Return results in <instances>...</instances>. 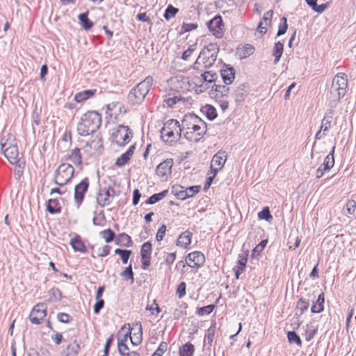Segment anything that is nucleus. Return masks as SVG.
I'll use <instances>...</instances> for the list:
<instances>
[{
  "instance_id": "nucleus-1",
  "label": "nucleus",
  "mask_w": 356,
  "mask_h": 356,
  "mask_svg": "<svg viewBox=\"0 0 356 356\" xmlns=\"http://www.w3.org/2000/svg\"><path fill=\"white\" fill-rule=\"evenodd\" d=\"M183 124L186 126L184 136L190 142L195 143L200 142L207 133L206 122L195 115H190L183 122Z\"/></svg>"
},
{
  "instance_id": "nucleus-2",
  "label": "nucleus",
  "mask_w": 356,
  "mask_h": 356,
  "mask_svg": "<svg viewBox=\"0 0 356 356\" xmlns=\"http://www.w3.org/2000/svg\"><path fill=\"white\" fill-rule=\"evenodd\" d=\"M101 122V115L98 112L88 111L81 116L78 123V134L81 136L90 135L99 128Z\"/></svg>"
},
{
  "instance_id": "nucleus-3",
  "label": "nucleus",
  "mask_w": 356,
  "mask_h": 356,
  "mask_svg": "<svg viewBox=\"0 0 356 356\" xmlns=\"http://www.w3.org/2000/svg\"><path fill=\"white\" fill-rule=\"evenodd\" d=\"M348 79L344 73L337 74L333 79L329 92L326 96L330 104L335 105L346 93Z\"/></svg>"
},
{
  "instance_id": "nucleus-4",
  "label": "nucleus",
  "mask_w": 356,
  "mask_h": 356,
  "mask_svg": "<svg viewBox=\"0 0 356 356\" xmlns=\"http://www.w3.org/2000/svg\"><path fill=\"white\" fill-rule=\"evenodd\" d=\"M153 78L147 76L133 88L128 95V101L132 105L140 104L152 88Z\"/></svg>"
},
{
  "instance_id": "nucleus-5",
  "label": "nucleus",
  "mask_w": 356,
  "mask_h": 356,
  "mask_svg": "<svg viewBox=\"0 0 356 356\" xmlns=\"http://www.w3.org/2000/svg\"><path fill=\"white\" fill-rule=\"evenodd\" d=\"M218 51V47L213 44L204 47L195 61V65L204 68L211 67L216 60Z\"/></svg>"
},
{
  "instance_id": "nucleus-6",
  "label": "nucleus",
  "mask_w": 356,
  "mask_h": 356,
  "mask_svg": "<svg viewBox=\"0 0 356 356\" xmlns=\"http://www.w3.org/2000/svg\"><path fill=\"white\" fill-rule=\"evenodd\" d=\"M161 138L165 143L176 141L181 136V129L177 120H169L161 129Z\"/></svg>"
},
{
  "instance_id": "nucleus-7",
  "label": "nucleus",
  "mask_w": 356,
  "mask_h": 356,
  "mask_svg": "<svg viewBox=\"0 0 356 356\" xmlns=\"http://www.w3.org/2000/svg\"><path fill=\"white\" fill-rule=\"evenodd\" d=\"M74 168L69 163H61L56 170L54 181L56 184L63 186L67 184L73 177Z\"/></svg>"
},
{
  "instance_id": "nucleus-8",
  "label": "nucleus",
  "mask_w": 356,
  "mask_h": 356,
  "mask_svg": "<svg viewBox=\"0 0 356 356\" xmlns=\"http://www.w3.org/2000/svg\"><path fill=\"white\" fill-rule=\"evenodd\" d=\"M169 90L177 93H184L191 90L189 78L183 76H176L168 80Z\"/></svg>"
},
{
  "instance_id": "nucleus-9",
  "label": "nucleus",
  "mask_w": 356,
  "mask_h": 356,
  "mask_svg": "<svg viewBox=\"0 0 356 356\" xmlns=\"http://www.w3.org/2000/svg\"><path fill=\"white\" fill-rule=\"evenodd\" d=\"M133 133L127 126L120 125L112 134L113 142L119 146H124L129 143Z\"/></svg>"
},
{
  "instance_id": "nucleus-10",
  "label": "nucleus",
  "mask_w": 356,
  "mask_h": 356,
  "mask_svg": "<svg viewBox=\"0 0 356 356\" xmlns=\"http://www.w3.org/2000/svg\"><path fill=\"white\" fill-rule=\"evenodd\" d=\"M207 24L210 32L216 38H221L224 35L225 26L220 15L215 16Z\"/></svg>"
},
{
  "instance_id": "nucleus-11",
  "label": "nucleus",
  "mask_w": 356,
  "mask_h": 356,
  "mask_svg": "<svg viewBox=\"0 0 356 356\" xmlns=\"http://www.w3.org/2000/svg\"><path fill=\"white\" fill-rule=\"evenodd\" d=\"M204 261V254L200 251H194L188 254L186 257V264H183V267L186 264L191 268H199Z\"/></svg>"
},
{
  "instance_id": "nucleus-12",
  "label": "nucleus",
  "mask_w": 356,
  "mask_h": 356,
  "mask_svg": "<svg viewBox=\"0 0 356 356\" xmlns=\"http://www.w3.org/2000/svg\"><path fill=\"white\" fill-rule=\"evenodd\" d=\"M47 315V307L43 303L36 305L29 315L30 321L33 324L39 325Z\"/></svg>"
},
{
  "instance_id": "nucleus-13",
  "label": "nucleus",
  "mask_w": 356,
  "mask_h": 356,
  "mask_svg": "<svg viewBox=\"0 0 356 356\" xmlns=\"http://www.w3.org/2000/svg\"><path fill=\"white\" fill-rule=\"evenodd\" d=\"M88 179L85 178L74 186V199L78 207H79L83 201L85 193L88 191Z\"/></svg>"
},
{
  "instance_id": "nucleus-14",
  "label": "nucleus",
  "mask_w": 356,
  "mask_h": 356,
  "mask_svg": "<svg viewBox=\"0 0 356 356\" xmlns=\"http://www.w3.org/2000/svg\"><path fill=\"white\" fill-rule=\"evenodd\" d=\"M173 163V160L172 159H167L164 160L157 165L156 168V175L159 177L166 180L172 173V167Z\"/></svg>"
},
{
  "instance_id": "nucleus-15",
  "label": "nucleus",
  "mask_w": 356,
  "mask_h": 356,
  "mask_svg": "<svg viewBox=\"0 0 356 356\" xmlns=\"http://www.w3.org/2000/svg\"><path fill=\"white\" fill-rule=\"evenodd\" d=\"M152 252L151 243L149 241L144 243L140 249L142 268L143 270H146L150 266Z\"/></svg>"
},
{
  "instance_id": "nucleus-16",
  "label": "nucleus",
  "mask_w": 356,
  "mask_h": 356,
  "mask_svg": "<svg viewBox=\"0 0 356 356\" xmlns=\"http://www.w3.org/2000/svg\"><path fill=\"white\" fill-rule=\"evenodd\" d=\"M220 75L223 82L226 85L231 84L235 78V70L229 65H224L220 70Z\"/></svg>"
},
{
  "instance_id": "nucleus-17",
  "label": "nucleus",
  "mask_w": 356,
  "mask_h": 356,
  "mask_svg": "<svg viewBox=\"0 0 356 356\" xmlns=\"http://www.w3.org/2000/svg\"><path fill=\"white\" fill-rule=\"evenodd\" d=\"M213 90V96L216 101L227 99L229 93V89L227 86L214 85Z\"/></svg>"
},
{
  "instance_id": "nucleus-18",
  "label": "nucleus",
  "mask_w": 356,
  "mask_h": 356,
  "mask_svg": "<svg viewBox=\"0 0 356 356\" xmlns=\"http://www.w3.org/2000/svg\"><path fill=\"white\" fill-rule=\"evenodd\" d=\"M254 47L250 44L239 45L236 48V54L240 59L246 58L254 54Z\"/></svg>"
},
{
  "instance_id": "nucleus-19",
  "label": "nucleus",
  "mask_w": 356,
  "mask_h": 356,
  "mask_svg": "<svg viewBox=\"0 0 356 356\" xmlns=\"http://www.w3.org/2000/svg\"><path fill=\"white\" fill-rule=\"evenodd\" d=\"M110 188L100 189L97 195V202L102 207L108 206L110 204ZM113 191V190L111 189Z\"/></svg>"
},
{
  "instance_id": "nucleus-20",
  "label": "nucleus",
  "mask_w": 356,
  "mask_h": 356,
  "mask_svg": "<svg viewBox=\"0 0 356 356\" xmlns=\"http://www.w3.org/2000/svg\"><path fill=\"white\" fill-rule=\"evenodd\" d=\"M135 149V144L131 145L126 152L123 153L120 157H118L116 159L115 165L118 167H122L124 165H126L134 155Z\"/></svg>"
},
{
  "instance_id": "nucleus-21",
  "label": "nucleus",
  "mask_w": 356,
  "mask_h": 356,
  "mask_svg": "<svg viewBox=\"0 0 356 356\" xmlns=\"http://www.w3.org/2000/svg\"><path fill=\"white\" fill-rule=\"evenodd\" d=\"M3 153L10 163H18L19 161L22 159L19 156V152L17 145L8 149L3 152Z\"/></svg>"
},
{
  "instance_id": "nucleus-22",
  "label": "nucleus",
  "mask_w": 356,
  "mask_h": 356,
  "mask_svg": "<svg viewBox=\"0 0 356 356\" xmlns=\"http://www.w3.org/2000/svg\"><path fill=\"white\" fill-rule=\"evenodd\" d=\"M227 155L224 151H219L212 158L211 163L218 169H222L227 161Z\"/></svg>"
},
{
  "instance_id": "nucleus-23",
  "label": "nucleus",
  "mask_w": 356,
  "mask_h": 356,
  "mask_svg": "<svg viewBox=\"0 0 356 356\" xmlns=\"http://www.w3.org/2000/svg\"><path fill=\"white\" fill-rule=\"evenodd\" d=\"M191 232L185 231L178 236L176 245L179 247L186 248L191 243Z\"/></svg>"
},
{
  "instance_id": "nucleus-24",
  "label": "nucleus",
  "mask_w": 356,
  "mask_h": 356,
  "mask_svg": "<svg viewBox=\"0 0 356 356\" xmlns=\"http://www.w3.org/2000/svg\"><path fill=\"white\" fill-rule=\"evenodd\" d=\"M70 244L74 252L85 253L87 251L86 247L79 236L72 238L70 240Z\"/></svg>"
},
{
  "instance_id": "nucleus-25",
  "label": "nucleus",
  "mask_w": 356,
  "mask_h": 356,
  "mask_svg": "<svg viewBox=\"0 0 356 356\" xmlns=\"http://www.w3.org/2000/svg\"><path fill=\"white\" fill-rule=\"evenodd\" d=\"M17 145L15 138L13 134H7L1 139V146L2 152L7 150Z\"/></svg>"
},
{
  "instance_id": "nucleus-26",
  "label": "nucleus",
  "mask_w": 356,
  "mask_h": 356,
  "mask_svg": "<svg viewBox=\"0 0 356 356\" xmlns=\"http://www.w3.org/2000/svg\"><path fill=\"white\" fill-rule=\"evenodd\" d=\"M324 293H321L317 298V300L313 302L311 312L314 314H319L323 311L324 309Z\"/></svg>"
},
{
  "instance_id": "nucleus-27",
  "label": "nucleus",
  "mask_w": 356,
  "mask_h": 356,
  "mask_svg": "<svg viewBox=\"0 0 356 356\" xmlns=\"http://www.w3.org/2000/svg\"><path fill=\"white\" fill-rule=\"evenodd\" d=\"M115 243L118 245L129 248L132 246V240L128 234L125 233H121L118 235L115 238Z\"/></svg>"
},
{
  "instance_id": "nucleus-28",
  "label": "nucleus",
  "mask_w": 356,
  "mask_h": 356,
  "mask_svg": "<svg viewBox=\"0 0 356 356\" xmlns=\"http://www.w3.org/2000/svg\"><path fill=\"white\" fill-rule=\"evenodd\" d=\"M80 349L79 345L74 341L63 350V356H76Z\"/></svg>"
},
{
  "instance_id": "nucleus-29",
  "label": "nucleus",
  "mask_w": 356,
  "mask_h": 356,
  "mask_svg": "<svg viewBox=\"0 0 356 356\" xmlns=\"http://www.w3.org/2000/svg\"><path fill=\"white\" fill-rule=\"evenodd\" d=\"M67 159L76 165H81L82 163V158L80 149L78 147L73 149L67 156Z\"/></svg>"
},
{
  "instance_id": "nucleus-30",
  "label": "nucleus",
  "mask_w": 356,
  "mask_h": 356,
  "mask_svg": "<svg viewBox=\"0 0 356 356\" xmlns=\"http://www.w3.org/2000/svg\"><path fill=\"white\" fill-rule=\"evenodd\" d=\"M335 150V146H333L331 152L328 155L325 156L324 159L323 166L324 168V171H330L334 165V154Z\"/></svg>"
},
{
  "instance_id": "nucleus-31",
  "label": "nucleus",
  "mask_w": 356,
  "mask_h": 356,
  "mask_svg": "<svg viewBox=\"0 0 356 356\" xmlns=\"http://www.w3.org/2000/svg\"><path fill=\"white\" fill-rule=\"evenodd\" d=\"M95 93V90H86L81 91L75 95L74 100L78 103L84 102V101L87 100L88 99H89L90 97H92Z\"/></svg>"
},
{
  "instance_id": "nucleus-32",
  "label": "nucleus",
  "mask_w": 356,
  "mask_h": 356,
  "mask_svg": "<svg viewBox=\"0 0 356 356\" xmlns=\"http://www.w3.org/2000/svg\"><path fill=\"white\" fill-rule=\"evenodd\" d=\"M284 49V44L281 42H277L275 44L273 50V56H274V63L277 64L282 55Z\"/></svg>"
},
{
  "instance_id": "nucleus-33",
  "label": "nucleus",
  "mask_w": 356,
  "mask_h": 356,
  "mask_svg": "<svg viewBox=\"0 0 356 356\" xmlns=\"http://www.w3.org/2000/svg\"><path fill=\"white\" fill-rule=\"evenodd\" d=\"M127 338H128V334H125L123 337L122 339H118V352H119L120 355H121L122 356H126L128 353H130V352H129V348H128L127 345L126 344Z\"/></svg>"
},
{
  "instance_id": "nucleus-34",
  "label": "nucleus",
  "mask_w": 356,
  "mask_h": 356,
  "mask_svg": "<svg viewBox=\"0 0 356 356\" xmlns=\"http://www.w3.org/2000/svg\"><path fill=\"white\" fill-rule=\"evenodd\" d=\"M202 112L209 120H213L217 117L216 109L210 104H207L202 108Z\"/></svg>"
},
{
  "instance_id": "nucleus-35",
  "label": "nucleus",
  "mask_w": 356,
  "mask_h": 356,
  "mask_svg": "<svg viewBox=\"0 0 356 356\" xmlns=\"http://www.w3.org/2000/svg\"><path fill=\"white\" fill-rule=\"evenodd\" d=\"M47 210L51 214L59 213L60 211V206L58 200H49L47 202Z\"/></svg>"
},
{
  "instance_id": "nucleus-36",
  "label": "nucleus",
  "mask_w": 356,
  "mask_h": 356,
  "mask_svg": "<svg viewBox=\"0 0 356 356\" xmlns=\"http://www.w3.org/2000/svg\"><path fill=\"white\" fill-rule=\"evenodd\" d=\"M194 346L191 343H187L179 348L180 356H193L194 353Z\"/></svg>"
},
{
  "instance_id": "nucleus-37",
  "label": "nucleus",
  "mask_w": 356,
  "mask_h": 356,
  "mask_svg": "<svg viewBox=\"0 0 356 356\" xmlns=\"http://www.w3.org/2000/svg\"><path fill=\"white\" fill-rule=\"evenodd\" d=\"M168 192V191L167 190H165L161 193L152 195L146 200V204H153L161 200L164 197H165Z\"/></svg>"
},
{
  "instance_id": "nucleus-38",
  "label": "nucleus",
  "mask_w": 356,
  "mask_h": 356,
  "mask_svg": "<svg viewBox=\"0 0 356 356\" xmlns=\"http://www.w3.org/2000/svg\"><path fill=\"white\" fill-rule=\"evenodd\" d=\"M172 192L177 198L184 200L187 199V194L186 193L184 187L181 186H176L172 187Z\"/></svg>"
},
{
  "instance_id": "nucleus-39",
  "label": "nucleus",
  "mask_w": 356,
  "mask_h": 356,
  "mask_svg": "<svg viewBox=\"0 0 356 356\" xmlns=\"http://www.w3.org/2000/svg\"><path fill=\"white\" fill-rule=\"evenodd\" d=\"M115 254H119L120 256V258L122 259V262L123 264H126L128 262V260L130 257V255L131 254V250H122L120 248H117L114 250Z\"/></svg>"
},
{
  "instance_id": "nucleus-40",
  "label": "nucleus",
  "mask_w": 356,
  "mask_h": 356,
  "mask_svg": "<svg viewBox=\"0 0 356 356\" xmlns=\"http://www.w3.org/2000/svg\"><path fill=\"white\" fill-rule=\"evenodd\" d=\"M248 251H245L238 256L237 265L236 267L245 270L248 261Z\"/></svg>"
},
{
  "instance_id": "nucleus-41",
  "label": "nucleus",
  "mask_w": 356,
  "mask_h": 356,
  "mask_svg": "<svg viewBox=\"0 0 356 356\" xmlns=\"http://www.w3.org/2000/svg\"><path fill=\"white\" fill-rule=\"evenodd\" d=\"M287 338L290 343H296L298 346L301 347L302 341L300 338L294 331L288 332Z\"/></svg>"
},
{
  "instance_id": "nucleus-42",
  "label": "nucleus",
  "mask_w": 356,
  "mask_h": 356,
  "mask_svg": "<svg viewBox=\"0 0 356 356\" xmlns=\"http://www.w3.org/2000/svg\"><path fill=\"white\" fill-rule=\"evenodd\" d=\"M79 19L85 30H89L93 25L92 22L88 18L87 13L80 14Z\"/></svg>"
},
{
  "instance_id": "nucleus-43",
  "label": "nucleus",
  "mask_w": 356,
  "mask_h": 356,
  "mask_svg": "<svg viewBox=\"0 0 356 356\" xmlns=\"http://www.w3.org/2000/svg\"><path fill=\"white\" fill-rule=\"evenodd\" d=\"M317 332V327L313 326L312 325H307L305 337L307 341H311L314 337L315 336Z\"/></svg>"
},
{
  "instance_id": "nucleus-44",
  "label": "nucleus",
  "mask_w": 356,
  "mask_h": 356,
  "mask_svg": "<svg viewBox=\"0 0 356 356\" xmlns=\"http://www.w3.org/2000/svg\"><path fill=\"white\" fill-rule=\"evenodd\" d=\"M178 12V8H175L172 5H169L165 9L163 17L166 20H170V19L174 17Z\"/></svg>"
},
{
  "instance_id": "nucleus-45",
  "label": "nucleus",
  "mask_w": 356,
  "mask_h": 356,
  "mask_svg": "<svg viewBox=\"0 0 356 356\" xmlns=\"http://www.w3.org/2000/svg\"><path fill=\"white\" fill-rule=\"evenodd\" d=\"M258 218L259 219H264L267 222H270L273 219V216L270 213L268 207H264L260 212L258 213Z\"/></svg>"
},
{
  "instance_id": "nucleus-46",
  "label": "nucleus",
  "mask_w": 356,
  "mask_h": 356,
  "mask_svg": "<svg viewBox=\"0 0 356 356\" xmlns=\"http://www.w3.org/2000/svg\"><path fill=\"white\" fill-rule=\"evenodd\" d=\"M201 77L204 82L211 83L215 81L216 78V74L215 72H212L211 71H207L202 73Z\"/></svg>"
},
{
  "instance_id": "nucleus-47",
  "label": "nucleus",
  "mask_w": 356,
  "mask_h": 356,
  "mask_svg": "<svg viewBox=\"0 0 356 356\" xmlns=\"http://www.w3.org/2000/svg\"><path fill=\"white\" fill-rule=\"evenodd\" d=\"M100 234L106 243L112 241L115 236L114 232L111 229H107L101 232Z\"/></svg>"
},
{
  "instance_id": "nucleus-48",
  "label": "nucleus",
  "mask_w": 356,
  "mask_h": 356,
  "mask_svg": "<svg viewBox=\"0 0 356 356\" xmlns=\"http://www.w3.org/2000/svg\"><path fill=\"white\" fill-rule=\"evenodd\" d=\"M121 276L127 280H130L131 283L134 282V273L132 271L131 265L130 264L127 268H126L122 273Z\"/></svg>"
},
{
  "instance_id": "nucleus-49",
  "label": "nucleus",
  "mask_w": 356,
  "mask_h": 356,
  "mask_svg": "<svg viewBox=\"0 0 356 356\" xmlns=\"http://www.w3.org/2000/svg\"><path fill=\"white\" fill-rule=\"evenodd\" d=\"M309 307V300H305L303 298H300L297 304V309L300 311L301 313H303L305 311H307Z\"/></svg>"
},
{
  "instance_id": "nucleus-50",
  "label": "nucleus",
  "mask_w": 356,
  "mask_h": 356,
  "mask_svg": "<svg viewBox=\"0 0 356 356\" xmlns=\"http://www.w3.org/2000/svg\"><path fill=\"white\" fill-rule=\"evenodd\" d=\"M273 11L272 10L267 11L264 13L261 22H264V25L266 27L270 26L273 17Z\"/></svg>"
},
{
  "instance_id": "nucleus-51",
  "label": "nucleus",
  "mask_w": 356,
  "mask_h": 356,
  "mask_svg": "<svg viewBox=\"0 0 356 356\" xmlns=\"http://www.w3.org/2000/svg\"><path fill=\"white\" fill-rule=\"evenodd\" d=\"M200 190V186H193L185 188L186 193L187 194V198L194 196L195 194L199 193Z\"/></svg>"
},
{
  "instance_id": "nucleus-52",
  "label": "nucleus",
  "mask_w": 356,
  "mask_h": 356,
  "mask_svg": "<svg viewBox=\"0 0 356 356\" xmlns=\"http://www.w3.org/2000/svg\"><path fill=\"white\" fill-rule=\"evenodd\" d=\"M13 165H15V175H17V177L19 178L24 168L25 162L23 159L19 160L18 163H12Z\"/></svg>"
},
{
  "instance_id": "nucleus-53",
  "label": "nucleus",
  "mask_w": 356,
  "mask_h": 356,
  "mask_svg": "<svg viewBox=\"0 0 356 356\" xmlns=\"http://www.w3.org/2000/svg\"><path fill=\"white\" fill-rule=\"evenodd\" d=\"M166 232V226L165 225H162L159 227V228L157 230L156 234V239L157 241H161Z\"/></svg>"
},
{
  "instance_id": "nucleus-54",
  "label": "nucleus",
  "mask_w": 356,
  "mask_h": 356,
  "mask_svg": "<svg viewBox=\"0 0 356 356\" xmlns=\"http://www.w3.org/2000/svg\"><path fill=\"white\" fill-rule=\"evenodd\" d=\"M356 209V202L354 200H349L346 203L347 212L350 215L354 214Z\"/></svg>"
},
{
  "instance_id": "nucleus-55",
  "label": "nucleus",
  "mask_w": 356,
  "mask_h": 356,
  "mask_svg": "<svg viewBox=\"0 0 356 356\" xmlns=\"http://www.w3.org/2000/svg\"><path fill=\"white\" fill-rule=\"evenodd\" d=\"M267 240H262L252 250V254H260L267 244Z\"/></svg>"
},
{
  "instance_id": "nucleus-56",
  "label": "nucleus",
  "mask_w": 356,
  "mask_h": 356,
  "mask_svg": "<svg viewBox=\"0 0 356 356\" xmlns=\"http://www.w3.org/2000/svg\"><path fill=\"white\" fill-rule=\"evenodd\" d=\"M214 309V305H209L205 307H202L200 308L197 311V314L200 316L204 314H211Z\"/></svg>"
},
{
  "instance_id": "nucleus-57",
  "label": "nucleus",
  "mask_w": 356,
  "mask_h": 356,
  "mask_svg": "<svg viewBox=\"0 0 356 356\" xmlns=\"http://www.w3.org/2000/svg\"><path fill=\"white\" fill-rule=\"evenodd\" d=\"M282 20L283 21V23L280 24V26H279L277 33V36H280V35L284 34L286 33V30H287V28H288V25H287V22H286V17H283L282 19Z\"/></svg>"
},
{
  "instance_id": "nucleus-58",
  "label": "nucleus",
  "mask_w": 356,
  "mask_h": 356,
  "mask_svg": "<svg viewBox=\"0 0 356 356\" xmlns=\"http://www.w3.org/2000/svg\"><path fill=\"white\" fill-rule=\"evenodd\" d=\"M195 49V45H191L189 47L183 52L182 54V58L184 60H188L189 58L191 56L192 54Z\"/></svg>"
},
{
  "instance_id": "nucleus-59",
  "label": "nucleus",
  "mask_w": 356,
  "mask_h": 356,
  "mask_svg": "<svg viewBox=\"0 0 356 356\" xmlns=\"http://www.w3.org/2000/svg\"><path fill=\"white\" fill-rule=\"evenodd\" d=\"M197 28V24L194 23H183L181 30L184 32H190L195 30Z\"/></svg>"
},
{
  "instance_id": "nucleus-60",
  "label": "nucleus",
  "mask_w": 356,
  "mask_h": 356,
  "mask_svg": "<svg viewBox=\"0 0 356 356\" xmlns=\"http://www.w3.org/2000/svg\"><path fill=\"white\" fill-rule=\"evenodd\" d=\"M186 284L185 282H181L177 289V294L179 298H183L186 295Z\"/></svg>"
},
{
  "instance_id": "nucleus-61",
  "label": "nucleus",
  "mask_w": 356,
  "mask_h": 356,
  "mask_svg": "<svg viewBox=\"0 0 356 356\" xmlns=\"http://www.w3.org/2000/svg\"><path fill=\"white\" fill-rule=\"evenodd\" d=\"M57 318L61 323H68L70 321L71 317L66 313H58Z\"/></svg>"
},
{
  "instance_id": "nucleus-62",
  "label": "nucleus",
  "mask_w": 356,
  "mask_h": 356,
  "mask_svg": "<svg viewBox=\"0 0 356 356\" xmlns=\"http://www.w3.org/2000/svg\"><path fill=\"white\" fill-rule=\"evenodd\" d=\"M176 259V252L167 253L165 256V262L167 265L172 264Z\"/></svg>"
},
{
  "instance_id": "nucleus-63",
  "label": "nucleus",
  "mask_w": 356,
  "mask_h": 356,
  "mask_svg": "<svg viewBox=\"0 0 356 356\" xmlns=\"http://www.w3.org/2000/svg\"><path fill=\"white\" fill-rule=\"evenodd\" d=\"M214 336V329L210 327L207 330V333L204 337V340H207L209 343H211L213 342Z\"/></svg>"
},
{
  "instance_id": "nucleus-64",
  "label": "nucleus",
  "mask_w": 356,
  "mask_h": 356,
  "mask_svg": "<svg viewBox=\"0 0 356 356\" xmlns=\"http://www.w3.org/2000/svg\"><path fill=\"white\" fill-rule=\"evenodd\" d=\"M104 301L102 299L97 300V302L94 305V313L95 314H99V311L104 307Z\"/></svg>"
}]
</instances>
